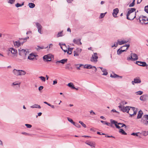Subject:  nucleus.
I'll use <instances>...</instances> for the list:
<instances>
[{
  "label": "nucleus",
  "instance_id": "3",
  "mask_svg": "<svg viewBox=\"0 0 148 148\" xmlns=\"http://www.w3.org/2000/svg\"><path fill=\"white\" fill-rule=\"evenodd\" d=\"M138 59V57L137 54L135 53H131L130 56L127 57V60H131L132 61H135Z\"/></svg>",
  "mask_w": 148,
  "mask_h": 148
},
{
  "label": "nucleus",
  "instance_id": "8",
  "mask_svg": "<svg viewBox=\"0 0 148 148\" xmlns=\"http://www.w3.org/2000/svg\"><path fill=\"white\" fill-rule=\"evenodd\" d=\"M110 121L111 123H110V126L112 127V124H114L116 128L118 129L120 128V127L119 125H118L117 124V122L116 121L112 119H111Z\"/></svg>",
  "mask_w": 148,
  "mask_h": 148
},
{
  "label": "nucleus",
  "instance_id": "60",
  "mask_svg": "<svg viewBox=\"0 0 148 148\" xmlns=\"http://www.w3.org/2000/svg\"><path fill=\"white\" fill-rule=\"evenodd\" d=\"M106 135V136H105V137H107V138H111V137H112V138H115V137L114 136H108V135Z\"/></svg>",
  "mask_w": 148,
  "mask_h": 148
},
{
  "label": "nucleus",
  "instance_id": "17",
  "mask_svg": "<svg viewBox=\"0 0 148 148\" xmlns=\"http://www.w3.org/2000/svg\"><path fill=\"white\" fill-rule=\"evenodd\" d=\"M9 51H11V53L14 55L17 54V50L13 48H10L9 49Z\"/></svg>",
  "mask_w": 148,
  "mask_h": 148
},
{
  "label": "nucleus",
  "instance_id": "33",
  "mask_svg": "<svg viewBox=\"0 0 148 148\" xmlns=\"http://www.w3.org/2000/svg\"><path fill=\"white\" fill-rule=\"evenodd\" d=\"M67 85L70 87L71 88H75V87H74V85L73 84V83L70 82Z\"/></svg>",
  "mask_w": 148,
  "mask_h": 148
},
{
  "label": "nucleus",
  "instance_id": "13",
  "mask_svg": "<svg viewBox=\"0 0 148 148\" xmlns=\"http://www.w3.org/2000/svg\"><path fill=\"white\" fill-rule=\"evenodd\" d=\"M119 9L117 8L114 9L113 10V12L112 13V15L114 17H116V15L119 12Z\"/></svg>",
  "mask_w": 148,
  "mask_h": 148
},
{
  "label": "nucleus",
  "instance_id": "34",
  "mask_svg": "<svg viewBox=\"0 0 148 148\" xmlns=\"http://www.w3.org/2000/svg\"><path fill=\"white\" fill-rule=\"evenodd\" d=\"M20 84H21L20 83H18L17 82H13L12 83V86L18 85V87H19Z\"/></svg>",
  "mask_w": 148,
  "mask_h": 148
},
{
  "label": "nucleus",
  "instance_id": "22",
  "mask_svg": "<svg viewBox=\"0 0 148 148\" xmlns=\"http://www.w3.org/2000/svg\"><path fill=\"white\" fill-rule=\"evenodd\" d=\"M19 70H16L14 69L13 71V73L16 76H19Z\"/></svg>",
  "mask_w": 148,
  "mask_h": 148
},
{
  "label": "nucleus",
  "instance_id": "58",
  "mask_svg": "<svg viewBox=\"0 0 148 148\" xmlns=\"http://www.w3.org/2000/svg\"><path fill=\"white\" fill-rule=\"evenodd\" d=\"M53 85H55V84H57V80L56 79L55 80H54L53 82Z\"/></svg>",
  "mask_w": 148,
  "mask_h": 148
},
{
  "label": "nucleus",
  "instance_id": "9",
  "mask_svg": "<svg viewBox=\"0 0 148 148\" xmlns=\"http://www.w3.org/2000/svg\"><path fill=\"white\" fill-rule=\"evenodd\" d=\"M140 19H141V20L144 23L147 24L148 23V18L146 16H142L141 17L140 16ZM140 21H141L140 19Z\"/></svg>",
  "mask_w": 148,
  "mask_h": 148
},
{
  "label": "nucleus",
  "instance_id": "30",
  "mask_svg": "<svg viewBox=\"0 0 148 148\" xmlns=\"http://www.w3.org/2000/svg\"><path fill=\"white\" fill-rule=\"evenodd\" d=\"M117 124L118 125H119L120 126V128L121 127H123L124 126L125 127V128H126V126L123 123H118L117 122Z\"/></svg>",
  "mask_w": 148,
  "mask_h": 148
},
{
  "label": "nucleus",
  "instance_id": "1",
  "mask_svg": "<svg viewBox=\"0 0 148 148\" xmlns=\"http://www.w3.org/2000/svg\"><path fill=\"white\" fill-rule=\"evenodd\" d=\"M118 107L123 112H127L130 115L131 117H132L133 115L136 114L137 111V108H135L134 107L129 106H122L121 104H120Z\"/></svg>",
  "mask_w": 148,
  "mask_h": 148
},
{
  "label": "nucleus",
  "instance_id": "11",
  "mask_svg": "<svg viewBox=\"0 0 148 148\" xmlns=\"http://www.w3.org/2000/svg\"><path fill=\"white\" fill-rule=\"evenodd\" d=\"M36 26L38 29V32L40 34H41L42 33L41 32L42 29V26L41 25L38 23H36Z\"/></svg>",
  "mask_w": 148,
  "mask_h": 148
},
{
  "label": "nucleus",
  "instance_id": "43",
  "mask_svg": "<svg viewBox=\"0 0 148 148\" xmlns=\"http://www.w3.org/2000/svg\"><path fill=\"white\" fill-rule=\"evenodd\" d=\"M8 1V3H10V4H13L14 3V2L15 1V0H7Z\"/></svg>",
  "mask_w": 148,
  "mask_h": 148
},
{
  "label": "nucleus",
  "instance_id": "52",
  "mask_svg": "<svg viewBox=\"0 0 148 148\" xmlns=\"http://www.w3.org/2000/svg\"><path fill=\"white\" fill-rule=\"evenodd\" d=\"M127 103V102L126 101H123L119 103V104L120 105V104H121V105L122 106V105L126 104Z\"/></svg>",
  "mask_w": 148,
  "mask_h": 148
},
{
  "label": "nucleus",
  "instance_id": "44",
  "mask_svg": "<svg viewBox=\"0 0 148 148\" xmlns=\"http://www.w3.org/2000/svg\"><path fill=\"white\" fill-rule=\"evenodd\" d=\"M71 64H67L66 65L65 69H70V66Z\"/></svg>",
  "mask_w": 148,
  "mask_h": 148
},
{
  "label": "nucleus",
  "instance_id": "59",
  "mask_svg": "<svg viewBox=\"0 0 148 148\" xmlns=\"http://www.w3.org/2000/svg\"><path fill=\"white\" fill-rule=\"evenodd\" d=\"M118 45V44L117 42H115L113 45L112 46V48L114 47H116Z\"/></svg>",
  "mask_w": 148,
  "mask_h": 148
},
{
  "label": "nucleus",
  "instance_id": "55",
  "mask_svg": "<svg viewBox=\"0 0 148 148\" xmlns=\"http://www.w3.org/2000/svg\"><path fill=\"white\" fill-rule=\"evenodd\" d=\"M62 33V32H59L58 33V34H57V37H60V36H62V35H61Z\"/></svg>",
  "mask_w": 148,
  "mask_h": 148
},
{
  "label": "nucleus",
  "instance_id": "27",
  "mask_svg": "<svg viewBox=\"0 0 148 148\" xmlns=\"http://www.w3.org/2000/svg\"><path fill=\"white\" fill-rule=\"evenodd\" d=\"M48 47V46H47L46 47H44V46H37V47L36 48V49L38 51L40 49H43L44 48H46Z\"/></svg>",
  "mask_w": 148,
  "mask_h": 148
},
{
  "label": "nucleus",
  "instance_id": "49",
  "mask_svg": "<svg viewBox=\"0 0 148 148\" xmlns=\"http://www.w3.org/2000/svg\"><path fill=\"white\" fill-rule=\"evenodd\" d=\"M145 11L148 14V6H146L145 7Z\"/></svg>",
  "mask_w": 148,
  "mask_h": 148
},
{
  "label": "nucleus",
  "instance_id": "32",
  "mask_svg": "<svg viewBox=\"0 0 148 148\" xmlns=\"http://www.w3.org/2000/svg\"><path fill=\"white\" fill-rule=\"evenodd\" d=\"M28 6L30 8H33L35 7V4L33 3H29Z\"/></svg>",
  "mask_w": 148,
  "mask_h": 148
},
{
  "label": "nucleus",
  "instance_id": "6",
  "mask_svg": "<svg viewBox=\"0 0 148 148\" xmlns=\"http://www.w3.org/2000/svg\"><path fill=\"white\" fill-rule=\"evenodd\" d=\"M85 143L91 147V148H94L95 147L96 144L94 141H88L85 142Z\"/></svg>",
  "mask_w": 148,
  "mask_h": 148
},
{
  "label": "nucleus",
  "instance_id": "23",
  "mask_svg": "<svg viewBox=\"0 0 148 148\" xmlns=\"http://www.w3.org/2000/svg\"><path fill=\"white\" fill-rule=\"evenodd\" d=\"M143 114V112L142 110H140L138 112L137 116V119H140L141 118L142 115Z\"/></svg>",
  "mask_w": 148,
  "mask_h": 148
},
{
  "label": "nucleus",
  "instance_id": "40",
  "mask_svg": "<svg viewBox=\"0 0 148 148\" xmlns=\"http://www.w3.org/2000/svg\"><path fill=\"white\" fill-rule=\"evenodd\" d=\"M39 78H40L41 80L43 82H45L46 81V78L43 76H40L39 77Z\"/></svg>",
  "mask_w": 148,
  "mask_h": 148
},
{
  "label": "nucleus",
  "instance_id": "15",
  "mask_svg": "<svg viewBox=\"0 0 148 148\" xmlns=\"http://www.w3.org/2000/svg\"><path fill=\"white\" fill-rule=\"evenodd\" d=\"M80 40V39L76 40L74 39L73 40V42L75 44H77L78 45H81L82 44V43L81 42Z\"/></svg>",
  "mask_w": 148,
  "mask_h": 148
},
{
  "label": "nucleus",
  "instance_id": "5",
  "mask_svg": "<svg viewBox=\"0 0 148 148\" xmlns=\"http://www.w3.org/2000/svg\"><path fill=\"white\" fill-rule=\"evenodd\" d=\"M98 57L97 53H94L93 55H92V56L90 58V61L93 62H97V59Z\"/></svg>",
  "mask_w": 148,
  "mask_h": 148
},
{
  "label": "nucleus",
  "instance_id": "48",
  "mask_svg": "<svg viewBox=\"0 0 148 148\" xmlns=\"http://www.w3.org/2000/svg\"><path fill=\"white\" fill-rule=\"evenodd\" d=\"M137 95H141L143 93V92L141 91H137L136 93Z\"/></svg>",
  "mask_w": 148,
  "mask_h": 148
},
{
  "label": "nucleus",
  "instance_id": "51",
  "mask_svg": "<svg viewBox=\"0 0 148 148\" xmlns=\"http://www.w3.org/2000/svg\"><path fill=\"white\" fill-rule=\"evenodd\" d=\"M138 133H139V132H138V133H133L131 134V135L138 136Z\"/></svg>",
  "mask_w": 148,
  "mask_h": 148
},
{
  "label": "nucleus",
  "instance_id": "16",
  "mask_svg": "<svg viewBox=\"0 0 148 148\" xmlns=\"http://www.w3.org/2000/svg\"><path fill=\"white\" fill-rule=\"evenodd\" d=\"M141 122L144 125H147L148 124V121L144 118V116L143 118L141 119Z\"/></svg>",
  "mask_w": 148,
  "mask_h": 148
},
{
  "label": "nucleus",
  "instance_id": "39",
  "mask_svg": "<svg viewBox=\"0 0 148 148\" xmlns=\"http://www.w3.org/2000/svg\"><path fill=\"white\" fill-rule=\"evenodd\" d=\"M73 50V49L71 48H69L68 49V51L67 52V53L71 54V51Z\"/></svg>",
  "mask_w": 148,
  "mask_h": 148
},
{
  "label": "nucleus",
  "instance_id": "36",
  "mask_svg": "<svg viewBox=\"0 0 148 148\" xmlns=\"http://www.w3.org/2000/svg\"><path fill=\"white\" fill-rule=\"evenodd\" d=\"M102 71L103 73L102 74L103 75H108V73L106 69H103V70H102Z\"/></svg>",
  "mask_w": 148,
  "mask_h": 148
},
{
  "label": "nucleus",
  "instance_id": "12",
  "mask_svg": "<svg viewBox=\"0 0 148 148\" xmlns=\"http://www.w3.org/2000/svg\"><path fill=\"white\" fill-rule=\"evenodd\" d=\"M136 63L138 65L144 67L147 66V65L145 62L137 61L136 62Z\"/></svg>",
  "mask_w": 148,
  "mask_h": 148
},
{
  "label": "nucleus",
  "instance_id": "63",
  "mask_svg": "<svg viewBox=\"0 0 148 148\" xmlns=\"http://www.w3.org/2000/svg\"><path fill=\"white\" fill-rule=\"evenodd\" d=\"M22 134H25V135H30V134H28L27 133H26L25 132H22Z\"/></svg>",
  "mask_w": 148,
  "mask_h": 148
},
{
  "label": "nucleus",
  "instance_id": "57",
  "mask_svg": "<svg viewBox=\"0 0 148 148\" xmlns=\"http://www.w3.org/2000/svg\"><path fill=\"white\" fill-rule=\"evenodd\" d=\"M135 4V3H132L131 4H130L129 5V7H133L134 6V5Z\"/></svg>",
  "mask_w": 148,
  "mask_h": 148
},
{
  "label": "nucleus",
  "instance_id": "61",
  "mask_svg": "<svg viewBox=\"0 0 148 148\" xmlns=\"http://www.w3.org/2000/svg\"><path fill=\"white\" fill-rule=\"evenodd\" d=\"M43 88V86H40L38 88V90L39 91H40L41 90H42Z\"/></svg>",
  "mask_w": 148,
  "mask_h": 148
},
{
  "label": "nucleus",
  "instance_id": "53",
  "mask_svg": "<svg viewBox=\"0 0 148 148\" xmlns=\"http://www.w3.org/2000/svg\"><path fill=\"white\" fill-rule=\"evenodd\" d=\"M25 125L28 128H30L32 127V125L30 124H26Z\"/></svg>",
  "mask_w": 148,
  "mask_h": 148
},
{
  "label": "nucleus",
  "instance_id": "2",
  "mask_svg": "<svg viewBox=\"0 0 148 148\" xmlns=\"http://www.w3.org/2000/svg\"><path fill=\"white\" fill-rule=\"evenodd\" d=\"M129 10L128 11L127 14V18L129 20H132L134 19L136 17V12H135L134 14V15L133 16H131L130 18H129V16H130V14L134 11H135L136 9L135 8H131L129 9Z\"/></svg>",
  "mask_w": 148,
  "mask_h": 148
},
{
  "label": "nucleus",
  "instance_id": "28",
  "mask_svg": "<svg viewBox=\"0 0 148 148\" xmlns=\"http://www.w3.org/2000/svg\"><path fill=\"white\" fill-rule=\"evenodd\" d=\"M92 66L91 65L88 64H85L84 66V68L87 69H92Z\"/></svg>",
  "mask_w": 148,
  "mask_h": 148
},
{
  "label": "nucleus",
  "instance_id": "31",
  "mask_svg": "<svg viewBox=\"0 0 148 148\" xmlns=\"http://www.w3.org/2000/svg\"><path fill=\"white\" fill-rule=\"evenodd\" d=\"M118 44L119 45H122L124 44L125 43H126L127 42L125 41H123V40L119 41V40H118Z\"/></svg>",
  "mask_w": 148,
  "mask_h": 148
},
{
  "label": "nucleus",
  "instance_id": "56",
  "mask_svg": "<svg viewBox=\"0 0 148 148\" xmlns=\"http://www.w3.org/2000/svg\"><path fill=\"white\" fill-rule=\"evenodd\" d=\"M97 134H99L100 135H106V134H105L102 133H101L99 132H97Z\"/></svg>",
  "mask_w": 148,
  "mask_h": 148
},
{
  "label": "nucleus",
  "instance_id": "50",
  "mask_svg": "<svg viewBox=\"0 0 148 148\" xmlns=\"http://www.w3.org/2000/svg\"><path fill=\"white\" fill-rule=\"evenodd\" d=\"M76 127H78V128H80L81 127V125L79 124L78 123H75V124H73Z\"/></svg>",
  "mask_w": 148,
  "mask_h": 148
},
{
  "label": "nucleus",
  "instance_id": "46",
  "mask_svg": "<svg viewBox=\"0 0 148 148\" xmlns=\"http://www.w3.org/2000/svg\"><path fill=\"white\" fill-rule=\"evenodd\" d=\"M79 55V54L78 53V52L76 51H74V56H77Z\"/></svg>",
  "mask_w": 148,
  "mask_h": 148
},
{
  "label": "nucleus",
  "instance_id": "7",
  "mask_svg": "<svg viewBox=\"0 0 148 148\" xmlns=\"http://www.w3.org/2000/svg\"><path fill=\"white\" fill-rule=\"evenodd\" d=\"M141 82V80L140 78L139 77H137L134 79V81L132 82V83L133 85H134V84H138Z\"/></svg>",
  "mask_w": 148,
  "mask_h": 148
},
{
  "label": "nucleus",
  "instance_id": "45",
  "mask_svg": "<svg viewBox=\"0 0 148 148\" xmlns=\"http://www.w3.org/2000/svg\"><path fill=\"white\" fill-rule=\"evenodd\" d=\"M106 13V12L104 13H101L100 15L99 18H103L104 16Z\"/></svg>",
  "mask_w": 148,
  "mask_h": 148
},
{
  "label": "nucleus",
  "instance_id": "18",
  "mask_svg": "<svg viewBox=\"0 0 148 148\" xmlns=\"http://www.w3.org/2000/svg\"><path fill=\"white\" fill-rule=\"evenodd\" d=\"M14 44L15 46L18 47L20 46L22 44V42H20V41L18 40V41L14 42Z\"/></svg>",
  "mask_w": 148,
  "mask_h": 148
},
{
  "label": "nucleus",
  "instance_id": "20",
  "mask_svg": "<svg viewBox=\"0 0 148 148\" xmlns=\"http://www.w3.org/2000/svg\"><path fill=\"white\" fill-rule=\"evenodd\" d=\"M147 97V95H143L140 97V99L141 100L145 101L146 100Z\"/></svg>",
  "mask_w": 148,
  "mask_h": 148
},
{
  "label": "nucleus",
  "instance_id": "24",
  "mask_svg": "<svg viewBox=\"0 0 148 148\" xmlns=\"http://www.w3.org/2000/svg\"><path fill=\"white\" fill-rule=\"evenodd\" d=\"M26 73V72L24 70H19V76L24 75Z\"/></svg>",
  "mask_w": 148,
  "mask_h": 148
},
{
  "label": "nucleus",
  "instance_id": "41",
  "mask_svg": "<svg viewBox=\"0 0 148 148\" xmlns=\"http://www.w3.org/2000/svg\"><path fill=\"white\" fill-rule=\"evenodd\" d=\"M142 133L143 134V136H145L148 135V132H146V131H142Z\"/></svg>",
  "mask_w": 148,
  "mask_h": 148
},
{
  "label": "nucleus",
  "instance_id": "62",
  "mask_svg": "<svg viewBox=\"0 0 148 148\" xmlns=\"http://www.w3.org/2000/svg\"><path fill=\"white\" fill-rule=\"evenodd\" d=\"M49 106H50L51 108H55V106H54L51 105L50 104H49Z\"/></svg>",
  "mask_w": 148,
  "mask_h": 148
},
{
  "label": "nucleus",
  "instance_id": "38",
  "mask_svg": "<svg viewBox=\"0 0 148 148\" xmlns=\"http://www.w3.org/2000/svg\"><path fill=\"white\" fill-rule=\"evenodd\" d=\"M24 2H23L22 4H20L19 3H17L15 4V6L17 8H18L20 7H21L24 5Z\"/></svg>",
  "mask_w": 148,
  "mask_h": 148
},
{
  "label": "nucleus",
  "instance_id": "25",
  "mask_svg": "<svg viewBox=\"0 0 148 148\" xmlns=\"http://www.w3.org/2000/svg\"><path fill=\"white\" fill-rule=\"evenodd\" d=\"M126 49H119L117 51V54L118 55H119L121 54V53L124 51H126Z\"/></svg>",
  "mask_w": 148,
  "mask_h": 148
},
{
  "label": "nucleus",
  "instance_id": "47",
  "mask_svg": "<svg viewBox=\"0 0 148 148\" xmlns=\"http://www.w3.org/2000/svg\"><path fill=\"white\" fill-rule=\"evenodd\" d=\"M129 47H130V45L129 44L125 45H124L123 47H122L121 48L122 49H123V47H127L125 49L126 50L127 49H128V48Z\"/></svg>",
  "mask_w": 148,
  "mask_h": 148
},
{
  "label": "nucleus",
  "instance_id": "21",
  "mask_svg": "<svg viewBox=\"0 0 148 148\" xmlns=\"http://www.w3.org/2000/svg\"><path fill=\"white\" fill-rule=\"evenodd\" d=\"M110 77L113 78H116L117 77H119L121 78H122V76H119L118 75L114 73H113L112 74H111L110 75Z\"/></svg>",
  "mask_w": 148,
  "mask_h": 148
},
{
  "label": "nucleus",
  "instance_id": "64",
  "mask_svg": "<svg viewBox=\"0 0 148 148\" xmlns=\"http://www.w3.org/2000/svg\"><path fill=\"white\" fill-rule=\"evenodd\" d=\"M68 3H71L73 1V0H66Z\"/></svg>",
  "mask_w": 148,
  "mask_h": 148
},
{
  "label": "nucleus",
  "instance_id": "37",
  "mask_svg": "<svg viewBox=\"0 0 148 148\" xmlns=\"http://www.w3.org/2000/svg\"><path fill=\"white\" fill-rule=\"evenodd\" d=\"M67 119L68 120L71 122V123L73 124V125L75 124V122H74L73 120L69 117H67Z\"/></svg>",
  "mask_w": 148,
  "mask_h": 148
},
{
  "label": "nucleus",
  "instance_id": "29",
  "mask_svg": "<svg viewBox=\"0 0 148 148\" xmlns=\"http://www.w3.org/2000/svg\"><path fill=\"white\" fill-rule=\"evenodd\" d=\"M119 132V133H121L122 134L124 135H126L127 134L124 131V130L122 129H120Z\"/></svg>",
  "mask_w": 148,
  "mask_h": 148
},
{
  "label": "nucleus",
  "instance_id": "4",
  "mask_svg": "<svg viewBox=\"0 0 148 148\" xmlns=\"http://www.w3.org/2000/svg\"><path fill=\"white\" fill-rule=\"evenodd\" d=\"M18 53L21 56H25L29 54L28 51H26L25 50L23 49H18Z\"/></svg>",
  "mask_w": 148,
  "mask_h": 148
},
{
  "label": "nucleus",
  "instance_id": "42",
  "mask_svg": "<svg viewBox=\"0 0 148 148\" xmlns=\"http://www.w3.org/2000/svg\"><path fill=\"white\" fill-rule=\"evenodd\" d=\"M79 123L82 125V126L84 128H86V125L84 124L82 121H79Z\"/></svg>",
  "mask_w": 148,
  "mask_h": 148
},
{
  "label": "nucleus",
  "instance_id": "14",
  "mask_svg": "<svg viewBox=\"0 0 148 148\" xmlns=\"http://www.w3.org/2000/svg\"><path fill=\"white\" fill-rule=\"evenodd\" d=\"M67 60H68L67 59H64L60 60L57 61L56 62V63L57 64L59 63H61L62 64H64L67 62Z\"/></svg>",
  "mask_w": 148,
  "mask_h": 148
},
{
  "label": "nucleus",
  "instance_id": "19",
  "mask_svg": "<svg viewBox=\"0 0 148 148\" xmlns=\"http://www.w3.org/2000/svg\"><path fill=\"white\" fill-rule=\"evenodd\" d=\"M35 57V55L33 54L32 53L29 54V55L28 56V58L30 60H33L34 59Z\"/></svg>",
  "mask_w": 148,
  "mask_h": 148
},
{
  "label": "nucleus",
  "instance_id": "10",
  "mask_svg": "<svg viewBox=\"0 0 148 148\" xmlns=\"http://www.w3.org/2000/svg\"><path fill=\"white\" fill-rule=\"evenodd\" d=\"M44 60H46L47 62L50 61L51 60V56L50 54H48L44 56L43 57Z\"/></svg>",
  "mask_w": 148,
  "mask_h": 148
},
{
  "label": "nucleus",
  "instance_id": "54",
  "mask_svg": "<svg viewBox=\"0 0 148 148\" xmlns=\"http://www.w3.org/2000/svg\"><path fill=\"white\" fill-rule=\"evenodd\" d=\"M144 118L146 119L148 121V115H145L144 116Z\"/></svg>",
  "mask_w": 148,
  "mask_h": 148
},
{
  "label": "nucleus",
  "instance_id": "26",
  "mask_svg": "<svg viewBox=\"0 0 148 148\" xmlns=\"http://www.w3.org/2000/svg\"><path fill=\"white\" fill-rule=\"evenodd\" d=\"M30 107L31 108H39V109L40 108H41L40 106V105H39L37 104H34L33 105L31 106Z\"/></svg>",
  "mask_w": 148,
  "mask_h": 148
},
{
  "label": "nucleus",
  "instance_id": "35",
  "mask_svg": "<svg viewBox=\"0 0 148 148\" xmlns=\"http://www.w3.org/2000/svg\"><path fill=\"white\" fill-rule=\"evenodd\" d=\"M29 38V37H27L25 38H19V40H24V41L23 42H22V45H23L24 42H25L27 41V39Z\"/></svg>",
  "mask_w": 148,
  "mask_h": 148
}]
</instances>
